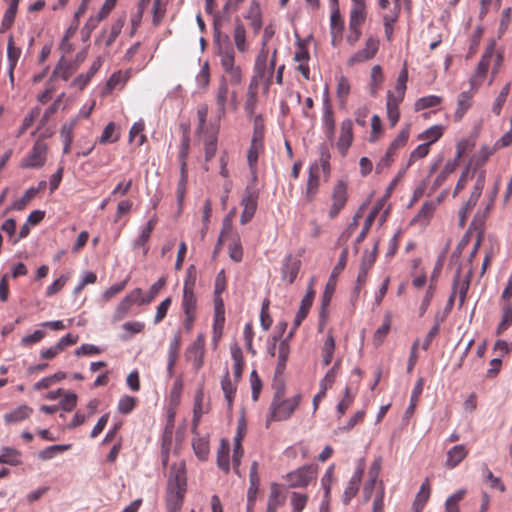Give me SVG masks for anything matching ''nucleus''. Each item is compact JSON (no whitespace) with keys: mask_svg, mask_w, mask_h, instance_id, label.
Segmentation results:
<instances>
[{"mask_svg":"<svg viewBox=\"0 0 512 512\" xmlns=\"http://www.w3.org/2000/svg\"><path fill=\"white\" fill-rule=\"evenodd\" d=\"M185 166H186V163L183 162L181 165L180 179L178 181L177 189H176L177 202L180 207L182 206V203H183V200L185 197L186 185H187V173L185 170Z\"/></svg>","mask_w":512,"mask_h":512,"instance_id":"nucleus-50","label":"nucleus"},{"mask_svg":"<svg viewBox=\"0 0 512 512\" xmlns=\"http://www.w3.org/2000/svg\"><path fill=\"white\" fill-rule=\"evenodd\" d=\"M230 442L226 438L220 440V445L217 451V466L225 473L230 471Z\"/></svg>","mask_w":512,"mask_h":512,"instance_id":"nucleus-20","label":"nucleus"},{"mask_svg":"<svg viewBox=\"0 0 512 512\" xmlns=\"http://www.w3.org/2000/svg\"><path fill=\"white\" fill-rule=\"evenodd\" d=\"M47 145L45 142L37 140L30 153L22 162V167L25 168H39L44 165L46 161Z\"/></svg>","mask_w":512,"mask_h":512,"instance_id":"nucleus-9","label":"nucleus"},{"mask_svg":"<svg viewBox=\"0 0 512 512\" xmlns=\"http://www.w3.org/2000/svg\"><path fill=\"white\" fill-rule=\"evenodd\" d=\"M441 102H442V97H440V96H437V95L423 96V97L419 98L418 100H416V102L414 104V109H415V111H420V110H424L427 108L436 107V106L440 105Z\"/></svg>","mask_w":512,"mask_h":512,"instance_id":"nucleus-41","label":"nucleus"},{"mask_svg":"<svg viewBox=\"0 0 512 512\" xmlns=\"http://www.w3.org/2000/svg\"><path fill=\"white\" fill-rule=\"evenodd\" d=\"M379 45L380 41L376 36H369L365 41L364 48L358 50L348 58L347 65L352 67L356 64L373 59L379 50Z\"/></svg>","mask_w":512,"mask_h":512,"instance_id":"nucleus-4","label":"nucleus"},{"mask_svg":"<svg viewBox=\"0 0 512 512\" xmlns=\"http://www.w3.org/2000/svg\"><path fill=\"white\" fill-rule=\"evenodd\" d=\"M351 86L347 77L340 75L337 77L336 97L339 105L345 107L347 104L348 96L350 94Z\"/></svg>","mask_w":512,"mask_h":512,"instance_id":"nucleus-29","label":"nucleus"},{"mask_svg":"<svg viewBox=\"0 0 512 512\" xmlns=\"http://www.w3.org/2000/svg\"><path fill=\"white\" fill-rule=\"evenodd\" d=\"M468 455V450L463 444L455 445L447 451L445 467L453 469L458 466Z\"/></svg>","mask_w":512,"mask_h":512,"instance_id":"nucleus-16","label":"nucleus"},{"mask_svg":"<svg viewBox=\"0 0 512 512\" xmlns=\"http://www.w3.org/2000/svg\"><path fill=\"white\" fill-rule=\"evenodd\" d=\"M228 96V81L222 77L216 94V106L218 119H221L226 113V102Z\"/></svg>","mask_w":512,"mask_h":512,"instance_id":"nucleus-23","label":"nucleus"},{"mask_svg":"<svg viewBox=\"0 0 512 512\" xmlns=\"http://www.w3.org/2000/svg\"><path fill=\"white\" fill-rule=\"evenodd\" d=\"M144 128L145 123L142 119L135 122L129 131V140L133 141L135 138L138 137L137 145L142 146L146 141V136L143 134Z\"/></svg>","mask_w":512,"mask_h":512,"instance_id":"nucleus-48","label":"nucleus"},{"mask_svg":"<svg viewBox=\"0 0 512 512\" xmlns=\"http://www.w3.org/2000/svg\"><path fill=\"white\" fill-rule=\"evenodd\" d=\"M300 401V394L286 399L284 398V388H278L270 404V415L267 421H284L289 419L300 404Z\"/></svg>","mask_w":512,"mask_h":512,"instance_id":"nucleus-3","label":"nucleus"},{"mask_svg":"<svg viewBox=\"0 0 512 512\" xmlns=\"http://www.w3.org/2000/svg\"><path fill=\"white\" fill-rule=\"evenodd\" d=\"M444 127L442 125H433L419 134L418 139L425 140L429 146L435 143L443 135Z\"/></svg>","mask_w":512,"mask_h":512,"instance_id":"nucleus-39","label":"nucleus"},{"mask_svg":"<svg viewBox=\"0 0 512 512\" xmlns=\"http://www.w3.org/2000/svg\"><path fill=\"white\" fill-rule=\"evenodd\" d=\"M234 43L238 51H246V30L244 24L239 18L235 19V27L233 32Z\"/></svg>","mask_w":512,"mask_h":512,"instance_id":"nucleus-33","label":"nucleus"},{"mask_svg":"<svg viewBox=\"0 0 512 512\" xmlns=\"http://www.w3.org/2000/svg\"><path fill=\"white\" fill-rule=\"evenodd\" d=\"M72 73L73 71L71 70L70 64L64 61L62 58L55 67L52 76L59 77L66 81L69 79Z\"/></svg>","mask_w":512,"mask_h":512,"instance_id":"nucleus-57","label":"nucleus"},{"mask_svg":"<svg viewBox=\"0 0 512 512\" xmlns=\"http://www.w3.org/2000/svg\"><path fill=\"white\" fill-rule=\"evenodd\" d=\"M245 18L250 21L254 33H258L262 27V14L260 5L256 0L250 2Z\"/></svg>","mask_w":512,"mask_h":512,"instance_id":"nucleus-24","label":"nucleus"},{"mask_svg":"<svg viewBox=\"0 0 512 512\" xmlns=\"http://www.w3.org/2000/svg\"><path fill=\"white\" fill-rule=\"evenodd\" d=\"M144 327H145V324L140 321L125 322L122 325V328L125 331V334H122L120 336L121 340L126 341V340L130 339L134 334L142 332Z\"/></svg>","mask_w":512,"mask_h":512,"instance_id":"nucleus-45","label":"nucleus"},{"mask_svg":"<svg viewBox=\"0 0 512 512\" xmlns=\"http://www.w3.org/2000/svg\"><path fill=\"white\" fill-rule=\"evenodd\" d=\"M392 324V313L386 312L384 315L382 325L375 331L373 336V343L375 346L383 344L386 336L388 335Z\"/></svg>","mask_w":512,"mask_h":512,"instance_id":"nucleus-30","label":"nucleus"},{"mask_svg":"<svg viewBox=\"0 0 512 512\" xmlns=\"http://www.w3.org/2000/svg\"><path fill=\"white\" fill-rule=\"evenodd\" d=\"M323 126L325 128L326 135L329 139H332L335 134V120L333 111L330 105L324 108L323 112Z\"/></svg>","mask_w":512,"mask_h":512,"instance_id":"nucleus-42","label":"nucleus"},{"mask_svg":"<svg viewBox=\"0 0 512 512\" xmlns=\"http://www.w3.org/2000/svg\"><path fill=\"white\" fill-rule=\"evenodd\" d=\"M344 28V22L341 18V14L338 8L332 11L330 17V32L331 33H342Z\"/></svg>","mask_w":512,"mask_h":512,"instance_id":"nucleus-62","label":"nucleus"},{"mask_svg":"<svg viewBox=\"0 0 512 512\" xmlns=\"http://www.w3.org/2000/svg\"><path fill=\"white\" fill-rule=\"evenodd\" d=\"M400 12L390 10L383 16V25L385 36L388 41L391 40L393 35V24L398 20Z\"/></svg>","mask_w":512,"mask_h":512,"instance_id":"nucleus-47","label":"nucleus"},{"mask_svg":"<svg viewBox=\"0 0 512 512\" xmlns=\"http://www.w3.org/2000/svg\"><path fill=\"white\" fill-rule=\"evenodd\" d=\"M221 389L224 393L228 406L231 407L236 392V386L232 383L228 370H226L225 375L221 380Z\"/></svg>","mask_w":512,"mask_h":512,"instance_id":"nucleus-40","label":"nucleus"},{"mask_svg":"<svg viewBox=\"0 0 512 512\" xmlns=\"http://www.w3.org/2000/svg\"><path fill=\"white\" fill-rule=\"evenodd\" d=\"M484 186H485V173L480 172L478 174L476 182L474 184L473 191L471 192L469 199L467 200V202L464 205V209L466 211H471L475 207L478 199L480 198V196L482 194Z\"/></svg>","mask_w":512,"mask_h":512,"instance_id":"nucleus-25","label":"nucleus"},{"mask_svg":"<svg viewBox=\"0 0 512 512\" xmlns=\"http://www.w3.org/2000/svg\"><path fill=\"white\" fill-rule=\"evenodd\" d=\"M126 16L122 15L117 20H115L109 30L104 29L101 33V35L96 39V43L104 42L106 47H111L112 44L115 42L116 38L121 33V30L125 24Z\"/></svg>","mask_w":512,"mask_h":512,"instance_id":"nucleus-13","label":"nucleus"},{"mask_svg":"<svg viewBox=\"0 0 512 512\" xmlns=\"http://www.w3.org/2000/svg\"><path fill=\"white\" fill-rule=\"evenodd\" d=\"M33 413V409L28 405H20L13 411L4 415V421L6 424H15L25 419H28Z\"/></svg>","mask_w":512,"mask_h":512,"instance_id":"nucleus-22","label":"nucleus"},{"mask_svg":"<svg viewBox=\"0 0 512 512\" xmlns=\"http://www.w3.org/2000/svg\"><path fill=\"white\" fill-rule=\"evenodd\" d=\"M473 93L471 91H463L458 96L457 108L454 113V118L459 121L463 118L464 114L472 105Z\"/></svg>","mask_w":512,"mask_h":512,"instance_id":"nucleus-27","label":"nucleus"},{"mask_svg":"<svg viewBox=\"0 0 512 512\" xmlns=\"http://www.w3.org/2000/svg\"><path fill=\"white\" fill-rule=\"evenodd\" d=\"M436 209V204L432 201L425 202L418 213L413 218V222L426 224L432 218Z\"/></svg>","mask_w":512,"mask_h":512,"instance_id":"nucleus-35","label":"nucleus"},{"mask_svg":"<svg viewBox=\"0 0 512 512\" xmlns=\"http://www.w3.org/2000/svg\"><path fill=\"white\" fill-rule=\"evenodd\" d=\"M196 296L193 291V283H189L187 280L184 283L183 297H182V309L184 314H195L196 311Z\"/></svg>","mask_w":512,"mask_h":512,"instance_id":"nucleus-18","label":"nucleus"},{"mask_svg":"<svg viewBox=\"0 0 512 512\" xmlns=\"http://www.w3.org/2000/svg\"><path fill=\"white\" fill-rule=\"evenodd\" d=\"M494 52H495V42L491 41L487 45L485 52L482 55L481 60L479 61L474 74L470 78V85L472 88H477L482 84V82L485 78V75L488 71V68L490 66Z\"/></svg>","mask_w":512,"mask_h":512,"instance_id":"nucleus-5","label":"nucleus"},{"mask_svg":"<svg viewBox=\"0 0 512 512\" xmlns=\"http://www.w3.org/2000/svg\"><path fill=\"white\" fill-rule=\"evenodd\" d=\"M192 446L195 454L200 460H206L209 454V444L204 438L193 439Z\"/></svg>","mask_w":512,"mask_h":512,"instance_id":"nucleus-51","label":"nucleus"},{"mask_svg":"<svg viewBox=\"0 0 512 512\" xmlns=\"http://www.w3.org/2000/svg\"><path fill=\"white\" fill-rule=\"evenodd\" d=\"M429 143H422L418 145L409 156L407 167H410L415 161L426 157L429 153Z\"/></svg>","mask_w":512,"mask_h":512,"instance_id":"nucleus-58","label":"nucleus"},{"mask_svg":"<svg viewBox=\"0 0 512 512\" xmlns=\"http://www.w3.org/2000/svg\"><path fill=\"white\" fill-rule=\"evenodd\" d=\"M335 339L331 333L327 334V337L322 346V363L324 366L331 364L335 352Z\"/></svg>","mask_w":512,"mask_h":512,"instance_id":"nucleus-34","label":"nucleus"},{"mask_svg":"<svg viewBox=\"0 0 512 512\" xmlns=\"http://www.w3.org/2000/svg\"><path fill=\"white\" fill-rule=\"evenodd\" d=\"M300 266V260L288 255L281 268L282 279L287 281L288 284H292L299 273Z\"/></svg>","mask_w":512,"mask_h":512,"instance_id":"nucleus-15","label":"nucleus"},{"mask_svg":"<svg viewBox=\"0 0 512 512\" xmlns=\"http://www.w3.org/2000/svg\"><path fill=\"white\" fill-rule=\"evenodd\" d=\"M118 139H119V133H117V131H116V125L114 122H110L105 126V128L99 138V142L101 144L114 143V142L118 141Z\"/></svg>","mask_w":512,"mask_h":512,"instance_id":"nucleus-49","label":"nucleus"},{"mask_svg":"<svg viewBox=\"0 0 512 512\" xmlns=\"http://www.w3.org/2000/svg\"><path fill=\"white\" fill-rule=\"evenodd\" d=\"M308 501V496L298 492L291 494V505L293 512H302Z\"/></svg>","mask_w":512,"mask_h":512,"instance_id":"nucleus-64","label":"nucleus"},{"mask_svg":"<svg viewBox=\"0 0 512 512\" xmlns=\"http://www.w3.org/2000/svg\"><path fill=\"white\" fill-rule=\"evenodd\" d=\"M289 339L290 338H288V337L286 339H283L279 343V346H278V363H277V367H276V372L278 374H281L286 367V362L288 360L289 353H290V348H289V344H288Z\"/></svg>","mask_w":512,"mask_h":512,"instance_id":"nucleus-36","label":"nucleus"},{"mask_svg":"<svg viewBox=\"0 0 512 512\" xmlns=\"http://www.w3.org/2000/svg\"><path fill=\"white\" fill-rule=\"evenodd\" d=\"M366 5L353 6L350 12L349 26L361 27L366 19Z\"/></svg>","mask_w":512,"mask_h":512,"instance_id":"nucleus-46","label":"nucleus"},{"mask_svg":"<svg viewBox=\"0 0 512 512\" xmlns=\"http://www.w3.org/2000/svg\"><path fill=\"white\" fill-rule=\"evenodd\" d=\"M187 357L192 362L195 370H199L204 362V339L201 335L193 342L187 350Z\"/></svg>","mask_w":512,"mask_h":512,"instance_id":"nucleus-14","label":"nucleus"},{"mask_svg":"<svg viewBox=\"0 0 512 512\" xmlns=\"http://www.w3.org/2000/svg\"><path fill=\"white\" fill-rule=\"evenodd\" d=\"M315 477V470L310 466H303L287 474L291 487H306Z\"/></svg>","mask_w":512,"mask_h":512,"instance_id":"nucleus-10","label":"nucleus"},{"mask_svg":"<svg viewBox=\"0 0 512 512\" xmlns=\"http://www.w3.org/2000/svg\"><path fill=\"white\" fill-rule=\"evenodd\" d=\"M140 288H135L130 293H128L116 306L113 315L112 322L117 323L124 319L128 313L130 312L132 306L134 304L139 305L140 298Z\"/></svg>","mask_w":512,"mask_h":512,"instance_id":"nucleus-8","label":"nucleus"},{"mask_svg":"<svg viewBox=\"0 0 512 512\" xmlns=\"http://www.w3.org/2000/svg\"><path fill=\"white\" fill-rule=\"evenodd\" d=\"M353 142V123L351 119H345L341 122L340 135L337 142L338 151L345 156Z\"/></svg>","mask_w":512,"mask_h":512,"instance_id":"nucleus-11","label":"nucleus"},{"mask_svg":"<svg viewBox=\"0 0 512 512\" xmlns=\"http://www.w3.org/2000/svg\"><path fill=\"white\" fill-rule=\"evenodd\" d=\"M215 41L218 43V52L220 56V63L229 76V83L231 85H239L242 82V71L239 66L235 65V52L230 44L228 35L221 36L220 29L214 25Z\"/></svg>","mask_w":512,"mask_h":512,"instance_id":"nucleus-2","label":"nucleus"},{"mask_svg":"<svg viewBox=\"0 0 512 512\" xmlns=\"http://www.w3.org/2000/svg\"><path fill=\"white\" fill-rule=\"evenodd\" d=\"M319 188L318 164H312L309 168L305 197L311 202L315 198Z\"/></svg>","mask_w":512,"mask_h":512,"instance_id":"nucleus-17","label":"nucleus"},{"mask_svg":"<svg viewBox=\"0 0 512 512\" xmlns=\"http://www.w3.org/2000/svg\"><path fill=\"white\" fill-rule=\"evenodd\" d=\"M347 183L344 180H338L332 191V204L328 213L330 219H334L345 207L347 195Z\"/></svg>","mask_w":512,"mask_h":512,"instance_id":"nucleus-7","label":"nucleus"},{"mask_svg":"<svg viewBox=\"0 0 512 512\" xmlns=\"http://www.w3.org/2000/svg\"><path fill=\"white\" fill-rule=\"evenodd\" d=\"M166 13V3L164 0H154L153 1V7H152V14H153V25L158 26Z\"/></svg>","mask_w":512,"mask_h":512,"instance_id":"nucleus-52","label":"nucleus"},{"mask_svg":"<svg viewBox=\"0 0 512 512\" xmlns=\"http://www.w3.org/2000/svg\"><path fill=\"white\" fill-rule=\"evenodd\" d=\"M383 81H384V76L382 73L381 66L374 65L371 69V75H370V94L372 96H376Z\"/></svg>","mask_w":512,"mask_h":512,"instance_id":"nucleus-38","label":"nucleus"},{"mask_svg":"<svg viewBox=\"0 0 512 512\" xmlns=\"http://www.w3.org/2000/svg\"><path fill=\"white\" fill-rule=\"evenodd\" d=\"M108 16V13L103 11L102 9L98 12L97 15L90 16L85 25V31H87V37L91 36L93 30L99 25V23Z\"/></svg>","mask_w":512,"mask_h":512,"instance_id":"nucleus-56","label":"nucleus"},{"mask_svg":"<svg viewBox=\"0 0 512 512\" xmlns=\"http://www.w3.org/2000/svg\"><path fill=\"white\" fill-rule=\"evenodd\" d=\"M246 422L243 417H241L238 421L237 425V431L233 439V455H232V464H233V470L238 475L240 474V465H241V459L244 454V449L242 447V441L246 434Z\"/></svg>","mask_w":512,"mask_h":512,"instance_id":"nucleus-6","label":"nucleus"},{"mask_svg":"<svg viewBox=\"0 0 512 512\" xmlns=\"http://www.w3.org/2000/svg\"><path fill=\"white\" fill-rule=\"evenodd\" d=\"M205 161H210L217 151V137L215 134L209 135L204 142Z\"/></svg>","mask_w":512,"mask_h":512,"instance_id":"nucleus-59","label":"nucleus"},{"mask_svg":"<svg viewBox=\"0 0 512 512\" xmlns=\"http://www.w3.org/2000/svg\"><path fill=\"white\" fill-rule=\"evenodd\" d=\"M483 476L491 488L498 489L500 492L505 491V485L501 482L500 478L494 476L487 466L483 468Z\"/></svg>","mask_w":512,"mask_h":512,"instance_id":"nucleus-61","label":"nucleus"},{"mask_svg":"<svg viewBox=\"0 0 512 512\" xmlns=\"http://www.w3.org/2000/svg\"><path fill=\"white\" fill-rule=\"evenodd\" d=\"M403 99L395 98L391 91L387 93L386 110L387 118L390 121L391 126H395L400 118L399 104Z\"/></svg>","mask_w":512,"mask_h":512,"instance_id":"nucleus-21","label":"nucleus"},{"mask_svg":"<svg viewBox=\"0 0 512 512\" xmlns=\"http://www.w3.org/2000/svg\"><path fill=\"white\" fill-rule=\"evenodd\" d=\"M21 56V49L15 46L14 39L12 36L8 38L7 43V60L8 66H11L12 69H15L18 60Z\"/></svg>","mask_w":512,"mask_h":512,"instance_id":"nucleus-44","label":"nucleus"},{"mask_svg":"<svg viewBox=\"0 0 512 512\" xmlns=\"http://www.w3.org/2000/svg\"><path fill=\"white\" fill-rule=\"evenodd\" d=\"M231 357L233 359V374L238 381L243 373L244 359L242 350L237 344L231 347Z\"/></svg>","mask_w":512,"mask_h":512,"instance_id":"nucleus-31","label":"nucleus"},{"mask_svg":"<svg viewBox=\"0 0 512 512\" xmlns=\"http://www.w3.org/2000/svg\"><path fill=\"white\" fill-rule=\"evenodd\" d=\"M102 66V60L101 58H97L93 61L91 64L89 70L85 74H80L77 76L73 82L71 83L72 86L77 87L78 89L82 90L90 81V79L95 75V73L100 69Z\"/></svg>","mask_w":512,"mask_h":512,"instance_id":"nucleus-26","label":"nucleus"},{"mask_svg":"<svg viewBox=\"0 0 512 512\" xmlns=\"http://www.w3.org/2000/svg\"><path fill=\"white\" fill-rule=\"evenodd\" d=\"M377 214H378V209L374 208L367 215V217L365 219V222H364V225L362 227V230H361L360 234L356 238V241H355L356 245L360 244L365 239V237L367 236V234H368V232H369L373 222L375 221V218H376Z\"/></svg>","mask_w":512,"mask_h":512,"instance_id":"nucleus-54","label":"nucleus"},{"mask_svg":"<svg viewBox=\"0 0 512 512\" xmlns=\"http://www.w3.org/2000/svg\"><path fill=\"white\" fill-rule=\"evenodd\" d=\"M512 324V304L510 301H504L502 305V319L497 327V333L506 330Z\"/></svg>","mask_w":512,"mask_h":512,"instance_id":"nucleus-43","label":"nucleus"},{"mask_svg":"<svg viewBox=\"0 0 512 512\" xmlns=\"http://www.w3.org/2000/svg\"><path fill=\"white\" fill-rule=\"evenodd\" d=\"M157 224L156 217L151 218L145 227H143L138 235V237L133 241L132 247L134 250H142V254L144 257L147 256L149 247L146 245L149 241L151 234Z\"/></svg>","mask_w":512,"mask_h":512,"instance_id":"nucleus-12","label":"nucleus"},{"mask_svg":"<svg viewBox=\"0 0 512 512\" xmlns=\"http://www.w3.org/2000/svg\"><path fill=\"white\" fill-rule=\"evenodd\" d=\"M166 279L161 277L158 281L151 285L149 289V293L144 295L142 289H140V298L139 305L150 303L160 292V290L165 286Z\"/></svg>","mask_w":512,"mask_h":512,"instance_id":"nucleus-37","label":"nucleus"},{"mask_svg":"<svg viewBox=\"0 0 512 512\" xmlns=\"http://www.w3.org/2000/svg\"><path fill=\"white\" fill-rule=\"evenodd\" d=\"M407 81H408V71H407V68L404 67L400 71L398 78H397L395 94H394L395 98L404 99Z\"/></svg>","mask_w":512,"mask_h":512,"instance_id":"nucleus-53","label":"nucleus"},{"mask_svg":"<svg viewBox=\"0 0 512 512\" xmlns=\"http://www.w3.org/2000/svg\"><path fill=\"white\" fill-rule=\"evenodd\" d=\"M280 494L278 484L272 483L265 512H277V509L284 503V500L280 499Z\"/></svg>","mask_w":512,"mask_h":512,"instance_id":"nucleus-32","label":"nucleus"},{"mask_svg":"<svg viewBox=\"0 0 512 512\" xmlns=\"http://www.w3.org/2000/svg\"><path fill=\"white\" fill-rule=\"evenodd\" d=\"M136 406V398L124 395L119 399L118 411L122 414H129Z\"/></svg>","mask_w":512,"mask_h":512,"instance_id":"nucleus-63","label":"nucleus"},{"mask_svg":"<svg viewBox=\"0 0 512 512\" xmlns=\"http://www.w3.org/2000/svg\"><path fill=\"white\" fill-rule=\"evenodd\" d=\"M257 200H258V192L255 189L246 188L245 195L241 200V205L243 207L244 212L247 214L255 215L257 210Z\"/></svg>","mask_w":512,"mask_h":512,"instance_id":"nucleus-28","label":"nucleus"},{"mask_svg":"<svg viewBox=\"0 0 512 512\" xmlns=\"http://www.w3.org/2000/svg\"><path fill=\"white\" fill-rule=\"evenodd\" d=\"M354 400V394L351 392V389L349 387L345 388L344 396L341 399V401L337 404V412L339 414V417L345 414L346 410L350 407V405L353 403Z\"/></svg>","mask_w":512,"mask_h":512,"instance_id":"nucleus-60","label":"nucleus"},{"mask_svg":"<svg viewBox=\"0 0 512 512\" xmlns=\"http://www.w3.org/2000/svg\"><path fill=\"white\" fill-rule=\"evenodd\" d=\"M264 150V144L260 141L251 140L250 147L247 152V163L250 168L251 174L256 177L257 164L259 155Z\"/></svg>","mask_w":512,"mask_h":512,"instance_id":"nucleus-19","label":"nucleus"},{"mask_svg":"<svg viewBox=\"0 0 512 512\" xmlns=\"http://www.w3.org/2000/svg\"><path fill=\"white\" fill-rule=\"evenodd\" d=\"M2 453L6 459V464L11 466H18L21 464V453L11 447H3Z\"/></svg>","mask_w":512,"mask_h":512,"instance_id":"nucleus-55","label":"nucleus"},{"mask_svg":"<svg viewBox=\"0 0 512 512\" xmlns=\"http://www.w3.org/2000/svg\"><path fill=\"white\" fill-rule=\"evenodd\" d=\"M187 490L186 465L184 461L172 464L166 488L167 512H178Z\"/></svg>","mask_w":512,"mask_h":512,"instance_id":"nucleus-1","label":"nucleus"}]
</instances>
